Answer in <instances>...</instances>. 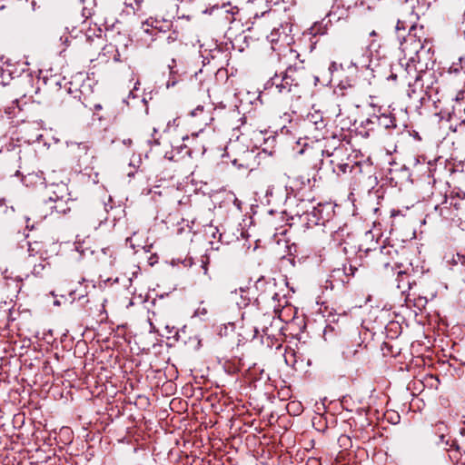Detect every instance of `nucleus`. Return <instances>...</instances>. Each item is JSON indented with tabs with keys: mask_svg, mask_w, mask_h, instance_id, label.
Wrapping results in <instances>:
<instances>
[{
	"mask_svg": "<svg viewBox=\"0 0 465 465\" xmlns=\"http://www.w3.org/2000/svg\"><path fill=\"white\" fill-rule=\"evenodd\" d=\"M396 29H397V31H400L401 29H403V30L405 29V27L403 26V24L401 21H398Z\"/></svg>",
	"mask_w": 465,
	"mask_h": 465,
	"instance_id": "obj_22",
	"label": "nucleus"
},
{
	"mask_svg": "<svg viewBox=\"0 0 465 465\" xmlns=\"http://www.w3.org/2000/svg\"><path fill=\"white\" fill-rule=\"evenodd\" d=\"M45 264H44L42 262L38 263V264H35L32 273L35 276H39V275H41V273L45 270Z\"/></svg>",
	"mask_w": 465,
	"mask_h": 465,
	"instance_id": "obj_15",
	"label": "nucleus"
},
{
	"mask_svg": "<svg viewBox=\"0 0 465 465\" xmlns=\"http://www.w3.org/2000/svg\"><path fill=\"white\" fill-rule=\"evenodd\" d=\"M354 270H355L354 268H352L351 266H350V268H349V272L345 270V273H346L347 275H349V274L353 275V274H354Z\"/></svg>",
	"mask_w": 465,
	"mask_h": 465,
	"instance_id": "obj_24",
	"label": "nucleus"
},
{
	"mask_svg": "<svg viewBox=\"0 0 465 465\" xmlns=\"http://www.w3.org/2000/svg\"><path fill=\"white\" fill-rule=\"evenodd\" d=\"M444 429H446L444 423L442 422H440L439 424H437V431L440 433L439 435V438H440V441L438 442L439 445H445V446H450L451 448H455L456 450H459V445L457 444V442L455 440H452V443L450 444V440L449 439H446L447 438V434L444 433Z\"/></svg>",
	"mask_w": 465,
	"mask_h": 465,
	"instance_id": "obj_6",
	"label": "nucleus"
},
{
	"mask_svg": "<svg viewBox=\"0 0 465 465\" xmlns=\"http://www.w3.org/2000/svg\"><path fill=\"white\" fill-rule=\"evenodd\" d=\"M288 56H289V59H292V58L298 59L300 54L296 51L290 49Z\"/></svg>",
	"mask_w": 465,
	"mask_h": 465,
	"instance_id": "obj_19",
	"label": "nucleus"
},
{
	"mask_svg": "<svg viewBox=\"0 0 465 465\" xmlns=\"http://www.w3.org/2000/svg\"><path fill=\"white\" fill-rule=\"evenodd\" d=\"M31 4H32V6H33V8H34V7H35V0H32V1H31Z\"/></svg>",
	"mask_w": 465,
	"mask_h": 465,
	"instance_id": "obj_33",
	"label": "nucleus"
},
{
	"mask_svg": "<svg viewBox=\"0 0 465 465\" xmlns=\"http://www.w3.org/2000/svg\"><path fill=\"white\" fill-rule=\"evenodd\" d=\"M331 163L333 164L332 170L337 175H341L346 173L348 172L351 173L353 168L357 165L356 163L350 164L348 163H334V161L331 160Z\"/></svg>",
	"mask_w": 465,
	"mask_h": 465,
	"instance_id": "obj_9",
	"label": "nucleus"
},
{
	"mask_svg": "<svg viewBox=\"0 0 465 465\" xmlns=\"http://www.w3.org/2000/svg\"><path fill=\"white\" fill-rule=\"evenodd\" d=\"M202 268L203 270L204 274H207L208 272V263H209V258L207 256H204L202 258Z\"/></svg>",
	"mask_w": 465,
	"mask_h": 465,
	"instance_id": "obj_16",
	"label": "nucleus"
},
{
	"mask_svg": "<svg viewBox=\"0 0 465 465\" xmlns=\"http://www.w3.org/2000/svg\"><path fill=\"white\" fill-rule=\"evenodd\" d=\"M174 84H175V81H172V82H171V81H168V82H167V87H168V88H169V87H171V86H173Z\"/></svg>",
	"mask_w": 465,
	"mask_h": 465,
	"instance_id": "obj_27",
	"label": "nucleus"
},
{
	"mask_svg": "<svg viewBox=\"0 0 465 465\" xmlns=\"http://www.w3.org/2000/svg\"><path fill=\"white\" fill-rule=\"evenodd\" d=\"M15 175L19 176L20 175V171L19 170H15Z\"/></svg>",
	"mask_w": 465,
	"mask_h": 465,
	"instance_id": "obj_32",
	"label": "nucleus"
},
{
	"mask_svg": "<svg viewBox=\"0 0 465 465\" xmlns=\"http://www.w3.org/2000/svg\"><path fill=\"white\" fill-rule=\"evenodd\" d=\"M175 64V60H174V59H173V60H172V64H169V65H168V66H169V68H170V74H173V64Z\"/></svg>",
	"mask_w": 465,
	"mask_h": 465,
	"instance_id": "obj_25",
	"label": "nucleus"
},
{
	"mask_svg": "<svg viewBox=\"0 0 465 465\" xmlns=\"http://www.w3.org/2000/svg\"><path fill=\"white\" fill-rule=\"evenodd\" d=\"M205 232L207 234H211L213 238L216 237V234H219V238L221 237V233L219 232V230L217 229V227H213V225H208L206 228H205Z\"/></svg>",
	"mask_w": 465,
	"mask_h": 465,
	"instance_id": "obj_14",
	"label": "nucleus"
},
{
	"mask_svg": "<svg viewBox=\"0 0 465 465\" xmlns=\"http://www.w3.org/2000/svg\"><path fill=\"white\" fill-rule=\"evenodd\" d=\"M306 465H320V462L316 459H310Z\"/></svg>",
	"mask_w": 465,
	"mask_h": 465,
	"instance_id": "obj_21",
	"label": "nucleus"
},
{
	"mask_svg": "<svg viewBox=\"0 0 465 465\" xmlns=\"http://www.w3.org/2000/svg\"><path fill=\"white\" fill-rule=\"evenodd\" d=\"M336 66V64L335 63H332L331 65V67H335Z\"/></svg>",
	"mask_w": 465,
	"mask_h": 465,
	"instance_id": "obj_34",
	"label": "nucleus"
},
{
	"mask_svg": "<svg viewBox=\"0 0 465 465\" xmlns=\"http://www.w3.org/2000/svg\"><path fill=\"white\" fill-rule=\"evenodd\" d=\"M356 352H357V350L347 349L342 351V354L345 359H349V358H351L352 356H354L356 354Z\"/></svg>",
	"mask_w": 465,
	"mask_h": 465,
	"instance_id": "obj_17",
	"label": "nucleus"
},
{
	"mask_svg": "<svg viewBox=\"0 0 465 465\" xmlns=\"http://www.w3.org/2000/svg\"><path fill=\"white\" fill-rule=\"evenodd\" d=\"M176 40V35L175 36H173V35H169L167 37V42L170 44V43H173Z\"/></svg>",
	"mask_w": 465,
	"mask_h": 465,
	"instance_id": "obj_23",
	"label": "nucleus"
},
{
	"mask_svg": "<svg viewBox=\"0 0 465 465\" xmlns=\"http://www.w3.org/2000/svg\"><path fill=\"white\" fill-rule=\"evenodd\" d=\"M460 432H461V434H464L465 433V430H462Z\"/></svg>",
	"mask_w": 465,
	"mask_h": 465,
	"instance_id": "obj_35",
	"label": "nucleus"
},
{
	"mask_svg": "<svg viewBox=\"0 0 465 465\" xmlns=\"http://www.w3.org/2000/svg\"><path fill=\"white\" fill-rule=\"evenodd\" d=\"M206 314H207V309L204 307H199L194 312V315L199 316V317L205 316Z\"/></svg>",
	"mask_w": 465,
	"mask_h": 465,
	"instance_id": "obj_18",
	"label": "nucleus"
},
{
	"mask_svg": "<svg viewBox=\"0 0 465 465\" xmlns=\"http://www.w3.org/2000/svg\"><path fill=\"white\" fill-rule=\"evenodd\" d=\"M417 27L411 25L408 35L401 42V50L403 53L405 70L411 79L418 81L420 74L428 69L430 48H426L420 37L417 36Z\"/></svg>",
	"mask_w": 465,
	"mask_h": 465,
	"instance_id": "obj_1",
	"label": "nucleus"
},
{
	"mask_svg": "<svg viewBox=\"0 0 465 465\" xmlns=\"http://www.w3.org/2000/svg\"><path fill=\"white\" fill-rule=\"evenodd\" d=\"M14 212H15L14 207L13 206L8 207L6 205V202L5 199L0 200V213L8 214V213H12Z\"/></svg>",
	"mask_w": 465,
	"mask_h": 465,
	"instance_id": "obj_13",
	"label": "nucleus"
},
{
	"mask_svg": "<svg viewBox=\"0 0 465 465\" xmlns=\"http://www.w3.org/2000/svg\"><path fill=\"white\" fill-rule=\"evenodd\" d=\"M27 246L29 257H35L36 255L42 257L44 255V243L42 242H27Z\"/></svg>",
	"mask_w": 465,
	"mask_h": 465,
	"instance_id": "obj_8",
	"label": "nucleus"
},
{
	"mask_svg": "<svg viewBox=\"0 0 465 465\" xmlns=\"http://www.w3.org/2000/svg\"><path fill=\"white\" fill-rule=\"evenodd\" d=\"M56 187L58 192L53 191V194L49 196V199L32 213L33 219L36 220V222H40L47 216L46 210H51V213L55 212L60 214H65L71 210L66 184L61 183L56 184Z\"/></svg>",
	"mask_w": 465,
	"mask_h": 465,
	"instance_id": "obj_3",
	"label": "nucleus"
},
{
	"mask_svg": "<svg viewBox=\"0 0 465 465\" xmlns=\"http://www.w3.org/2000/svg\"><path fill=\"white\" fill-rule=\"evenodd\" d=\"M327 31L326 25L322 23H315L311 28H310V34L312 35H325Z\"/></svg>",
	"mask_w": 465,
	"mask_h": 465,
	"instance_id": "obj_12",
	"label": "nucleus"
},
{
	"mask_svg": "<svg viewBox=\"0 0 465 465\" xmlns=\"http://www.w3.org/2000/svg\"><path fill=\"white\" fill-rule=\"evenodd\" d=\"M397 288L403 293L410 289V282L408 281V275L405 272L399 271L397 272Z\"/></svg>",
	"mask_w": 465,
	"mask_h": 465,
	"instance_id": "obj_10",
	"label": "nucleus"
},
{
	"mask_svg": "<svg viewBox=\"0 0 465 465\" xmlns=\"http://www.w3.org/2000/svg\"><path fill=\"white\" fill-rule=\"evenodd\" d=\"M94 108H95L96 110H100V109L102 108V106H101L100 104H95V105H94Z\"/></svg>",
	"mask_w": 465,
	"mask_h": 465,
	"instance_id": "obj_30",
	"label": "nucleus"
},
{
	"mask_svg": "<svg viewBox=\"0 0 465 465\" xmlns=\"http://www.w3.org/2000/svg\"><path fill=\"white\" fill-rule=\"evenodd\" d=\"M377 121L378 125L384 129L395 128L397 126L395 118L391 114H382L377 116Z\"/></svg>",
	"mask_w": 465,
	"mask_h": 465,
	"instance_id": "obj_7",
	"label": "nucleus"
},
{
	"mask_svg": "<svg viewBox=\"0 0 465 465\" xmlns=\"http://www.w3.org/2000/svg\"><path fill=\"white\" fill-rule=\"evenodd\" d=\"M305 67L299 60L290 64L281 74H275L265 84L266 89L274 87L280 94L290 93L292 87L299 86L304 80Z\"/></svg>",
	"mask_w": 465,
	"mask_h": 465,
	"instance_id": "obj_2",
	"label": "nucleus"
},
{
	"mask_svg": "<svg viewBox=\"0 0 465 465\" xmlns=\"http://www.w3.org/2000/svg\"><path fill=\"white\" fill-rule=\"evenodd\" d=\"M203 110V105H198L194 110H193L191 112V115L192 116H196V115H198V113L202 112Z\"/></svg>",
	"mask_w": 465,
	"mask_h": 465,
	"instance_id": "obj_20",
	"label": "nucleus"
},
{
	"mask_svg": "<svg viewBox=\"0 0 465 465\" xmlns=\"http://www.w3.org/2000/svg\"><path fill=\"white\" fill-rule=\"evenodd\" d=\"M370 35H371V36H375V35H376V32H375L374 30H373V31H371V32L370 33Z\"/></svg>",
	"mask_w": 465,
	"mask_h": 465,
	"instance_id": "obj_31",
	"label": "nucleus"
},
{
	"mask_svg": "<svg viewBox=\"0 0 465 465\" xmlns=\"http://www.w3.org/2000/svg\"><path fill=\"white\" fill-rule=\"evenodd\" d=\"M21 150L19 147H14L12 151H10L6 156L8 160H13L15 162V167H20L18 163L21 160L20 156Z\"/></svg>",
	"mask_w": 465,
	"mask_h": 465,
	"instance_id": "obj_11",
	"label": "nucleus"
},
{
	"mask_svg": "<svg viewBox=\"0 0 465 465\" xmlns=\"http://www.w3.org/2000/svg\"><path fill=\"white\" fill-rule=\"evenodd\" d=\"M351 64L355 66L357 69H370L373 71L374 64L372 56L371 55L368 50L363 51L362 54L355 55L351 61Z\"/></svg>",
	"mask_w": 465,
	"mask_h": 465,
	"instance_id": "obj_5",
	"label": "nucleus"
},
{
	"mask_svg": "<svg viewBox=\"0 0 465 465\" xmlns=\"http://www.w3.org/2000/svg\"><path fill=\"white\" fill-rule=\"evenodd\" d=\"M30 220H31V218H30V217L26 218V223H27V224H26V227H27V228H29V227H30V224H29Z\"/></svg>",
	"mask_w": 465,
	"mask_h": 465,
	"instance_id": "obj_29",
	"label": "nucleus"
},
{
	"mask_svg": "<svg viewBox=\"0 0 465 465\" xmlns=\"http://www.w3.org/2000/svg\"><path fill=\"white\" fill-rule=\"evenodd\" d=\"M124 144L126 145H130L132 143V140L131 139H127V140H124L123 142Z\"/></svg>",
	"mask_w": 465,
	"mask_h": 465,
	"instance_id": "obj_28",
	"label": "nucleus"
},
{
	"mask_svg": "<svg viewBox=\"0 0 465 465\" xmlns=\"http://www.w3.org/2000/svg\"><path fill=\"white\" fill-rule=\"evenodd\" d=\"M344 3L347 2L348 0H342Z\"/></svg>",
	"mask_w": 465,
	"mask_h": 465,
	"instance_id": "obj_36",
	"label": "nucleus"
},
{
	"mask_svg": "<svg viewBox=\"0 0 465 465\" xmlns=\"http://www.w3.org/2000/svg\"><path fill=\"white\" fill-rule=\"evenodd\" d=\"M306 128L315 139L323 137V131L326 128L327 121L321 112L315 111L307 115L305 120Z\"/></svg>",
	"mask_w": 465,
	"mask_h": 465,
	"instance_id": "obj_4",
	"label": "nucleus"
},
{
	"mask_svg": "<svg viewBox=\"0 0 465 465\" xmlns=\"http://www.w3.org/2000/svg\"><path fill=\"white\" fill-rule=\"evenodd\" d=\"M233 203L237 206L238 209L241 208V206H240L241 205V202L237 198L234 199Z\"/></svg>",
	"mask_w": 465,
	"mask_h": 465,
	"instance_id": "obj_26",
	"label": "nucleus"
}]
</instances>
